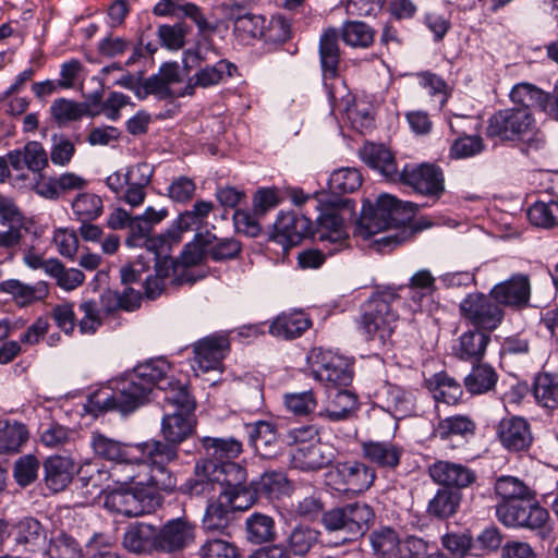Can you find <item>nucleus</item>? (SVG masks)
Returning a JSON list of instances; mask_svg holds the SVG:
<instances>
[{
    "instance_id": "obj_1",
    "label": "nucleus",
    "mask_w": 558,
    "mask_h": 558,
    "mask_svg": "<svg viewBox=\"0 0 558 558\" xmlns=\"http://www.w3.org/2000/svg\"><path fill=\"white\" fill-rule=\"evenodd\" d=\"M315 207L319 211L315 226L305 215L281 213L274 223L269 240L288 250L304 238L313 236L336 244L337 247L330 254L339 251L349 238L344 221L354 215V202L350 198L324 196L317 199Z\"/></svg>"
},
{
    "instance_id": "obj_2",
    "label": "nucleus",
    "mask_w": 558,
    "mask_h": 558,
    "mask_svg": "<svg viewBox=\"0 0 558 558\" xmlns=\"http://www.w3.org/2000/svg\"><path fill=\"white\" fill-rule=\"evenodd\" d=\"M169 364L165 360L150 361L134 367L110 381V387L102 388L88 397L87 410L95 415L108 411L122 414L134 412L149 401L157 380Z\"/></svg>"
},
{
    "instance_id": "obj_3",
    "label": "nucleus",
    "mask_w": 558,
    "mask_h": 558,
    "mask_svg": "<svg viewBox=\"0 0 558 558\" xmlns=\"http://www.w3.org/2000/svg\"><path fill=\"white\" fill-rule=\"evenodd\" d=\"M417 204L400 202L389 194L379 195L376 203L364 201L359 220L360 234L369 238L385 230L395 232L378 240L385 245L400 244L414 234L412 227L408 226L414 217Z\"/></svg>"
},
{
    "instance_id": "obj_4",
    "label": "nucleus",
    "mask_w": 558,
    "mask_h": 558,
    "mask_svg": "<svg viewBox=\"0 0 558 558\" xmlns=\"http://www.w3.org/2000/svg\"><path fill=\"white\" fill-rule=\"evenodd\" d=\"M485 134L499 142H521L525 151H537L546 146V136L537 126L532 111L524 108H505L487 120Z\"/></svg>"
},
{
    "instance_id": "obj_5",
    "label": "nucleus",
    "mask_w": 558,
    "mask_h": 558,
    "mask_svg": "<svg viewBox=\"0 0 558 558\" xmlns=\"http://www.w3.org/2000/svg\"><path fill=\"white\" fill-rule=\"evenodd\" d=\"M399 296L392 291H383L372 295L362 306L359 329L367 340L386 344L396 327L399 315L396 304Z\"/></svg>"
},
{
    "instance_id": "obj_6",
    "label": "nucleus",
    "mask_w": 558,
    "mask_h": 558,
    "mask_svg": "<svg viewBox=\"0 0 558 558\" xmlns=\"http://www.w3.org/2000/svg\"><path fill=\"white\" fill-rule=\"evenodd\" d=\"M214 481L219 482V494L234 509L245 511L257 500L258 487L255 481L247 482L246 470L236 462L214 461Z\"/></svg>"
},
{
    "instance_id": "obj_7",
    "label": "nucleus",
    "mask_w": 558,
    "mask_h": 558,
    "mask_svg": "<svg viewBox=\"0 0 558 558\" xmlns=\"http://www.w3.org/2000/svg\"><path fill=\"white\" fill-rule=\"evenodd\" d=\"M241 252V244L232 238H217L206 231L196 233L194 240L182 252V263L186 266L201 264L206 258L222 262L235 258Z\"/></svg>"
},
{
    "instance_id": "obj_8",
    "label": "nucleus",
    "mask_w": 558,
    "mask_h": 558,
    "mask_svg": "<svg viewBox=\"0 0 558 558\" xmlns=\"http://www.w3.org/2000/svg\"><path fill=\"white\" fill-rule=\"evenodd\" d=\"M374 519L372 507L364 502H354L331 509L323 514V524L328 531H342L344 541H352L363 535Z\"/></svg>"
},
{
    "instance_id": "obj_9",
    "label": "nucleus",
    "mask_w": 558,
    "mask_h": 558,
    "mask_svg": "<svg viewBox=\"0 0 558 558\" xmlns=\"http://www.w3.org/2000/svg\"><path fill=\"white\" fill-rule=\"evenodd\" d=\"M461 316L476 329L495 330L504 318V310L492 298L483 293L468 294L460 303Z\"/></svg>"
},
{
    "instance_id": "obj_10",
    "label": "nucleus",
    "mask_w": 558,
    "mask_h": 558,
    "mask_svg": "<svg viewBox=\"0 0 558 558\" xmlns=\"http://www.w3.org/2000/svg\"><path fill=\"white\" fill-rule=\"evenodd\" d=\"M161 502L157 494L143 495L137 488H116L105 497V508L124 517H141L155 510Z\"/></svg>"
},
{
    "instance_id": "obj_11",
    "label": "nucleus",
    "mask_w": 558,
    "mask_h": 558,
    "mask_svg": "<svg viewBox=\"0 0 558 558\" xmlns=\"http://www.w3.org/2000/svg\"><path fill=\"white\" fill-rule=\"evenodd\" d=\"M496 515L506 526L530 530L542 529L548 519V512L534 500L497 502Z\"/></svg>"
},
{
    "instance_id": "obj_12",
    "label": "nucleus",
    "mask_w": 558,
    "mask_h": 558,
    "mask_svg": "<svg viewBox=\"0 0 558 558\" xmlns=\"http://www.w3.org/2000/svg\"><path fill=\"white\" fill-rule=\"evenodd\" d=\"M398 179L417 194L438 199L445 192V179L439 167L429 163L405 165Z\"/></svg>"
},
{
    "instance_id": "obj_13",
    "label": "nucleus",
    "mask_w": 558,
    "mask_h": 558,
    "mask_svg": "<svg viewBox=\"0 0 558 558\" xmlns=\"http://www.w3.org/2000/svg\"><path fill=\"white\" fill-rule=\"evenodd\" d=\"M313 373L327 387H347L353 378V371L348 359L331 351L318 350L313 355Z\"/></svg>"
},
{
    "instance_id": "obj_14",
    "label": "nucleus",
    "mask_w": 558,
    "mask_h": 558,
    "mask_svg": "<svg viewBox=\"0 0 558 558\" xmlns=\"http://www.w3.org/2000/svg\"><path fill=\"white\" fill-rule=\"evenodd\" d=\"M195 524L186 518L168 520L157 527V553L174 555L187 548L195 541Z\"/></svg>"
},
{
    "instance_id": "obj_15",
    "label": "nucleus",
    "mask_w": 558,
    "mask_h": 558,
    "mask_svg": "<svg viewBox=\"0 0 558 558\" xmlns=\"http://www.w3.org/2000/svg\"><path fill=\"white\" fill-rule=\"evenodd\" d=\"M496 433L501 446L509 452L526 451L533 442L531 425L521 416L502 418Z\"/></svg>"
},
{
    "instance_id": "obj_16",
    "label": "nucleus",
    "mask_w": 558,
    "mask_h": 558,
    "mask_svg": "<svg viewBox=\"0 0 558 558\" xmlns=\"http://www.w3.org/2000/svg\"><path fill=\"white\" fill-rule=\"evenodd\" d=\"M13 549L43 551L47 544V530L35 518L26 517L11 525Z\"/></svg>"
},
{
    "instance_id": "obj_17",
    "label": "nucleus",
    "mask_w": 558,
    "mask_h": 558,
    "mask_svg": "<svg viewBox=\"0 0 558 558\" xmlns=\"http://www.w3.org/2000/svg\"><path fill=\"white\" fill-rule=\"evenodd\" d=\"M228 350L229 342L226 337L211 336L199 340L194 345L193 369L203 373L219 369Z\"/></svg>"
},
{
    "instance_id": "obj_18",
    "label": "nucleus",
    "mask_w": 558,
    "mask_h": 558,
    "mask_svg": "<svg viewBox=\"0 0 558 558\" xmlns=\"http://www.w3.org/2000/svg\"><path fill=\"white\" fill-rule=\"evenodd\" d=\"M291 458L295 469L307 472L318 471L332 463L336 459V450L332 445L319 439L305 448H294Z\"/></svg>"
},
{
    "instance_id": "obj_19",
    "label": "nucleus",
    "mask_w": 558,
    "mask_h": 558,
    "mask_svg": "<svg viewBox=\"0 0 558 558\" xmlns=\"http://www.w3.org/2000/svg\"><path fill=\"white\" fill-rule=\"evenodd\" d=\"M362 457L378 469L395 471L403 456V448L388 440H367L361 444Z\"/></svg>"
},
{
    "instance_id": "obj_20",
    "label": "nucleus",
    "mask_w": 558,
    "mask_h": 558,
    "mask_svg": "<svg viewBox=\"0 0 558 558\" xmlns=\"http://www.w3.org/2000/svg\"><path fill=\"white\" fill-rule=\"evenodd\" d=\"M430 478L445 487L465 488L473 484L476 474L470 468L449 461H436L428 466Z\"/></svg>"
},
{
    "instance_id": "obj_21",
    "label": "nucleus",
    "mask_w": 558,
    "mask_h": 558,
    "mask_svg": "<svg viewBox=\"0 0 558 558\" xmlns=\"http://www.w3.org/2000/svg\"><path fill=\"white\" fill-rule=\"evenodd\" d=\"M340 477L342 489L351 493L367 490L376 480V471L373 466L361 461H348L339 463L336 468Z\"/></svg>"
},
{
    "instance_id": "obj_22",
    "label": "nucleus",
    "mask_w": 558,
    "mask_h": 558,
    "mask_svg": "<svg viewBox=\"0 0 558 558\" xmlns=\"http://www.w3.org/2000/svg\"><path fill=\"white\" fill-rule=\"evenodd\" d=\"M123 547L137 555H150L157 553V526L145 523H131L123 534Z\"/></svg>"
},
{
    "instance_id": "obj_23",
    "label": "nucleus",
    "mask_w": 558,
    "mask_h": 558,
    "mask_svg": "<svg viewBox=\"0 0 558 558\" xmlns=\"http://www.w3.org/2000/svg\"><path fill=\"white\" fill-rule=\"evenodd\" d=\"M490 296L500 305L519 307L530 300V280L527 276L518 274L510 279L496 284Z\"/></svg>"
},
{
    "instance_id": "obj_24",
    "label": "nucleus",
    "mask_w": 558,
    "mask_h": 558,
    "mask_svg": "<svg viewBox=\"0 0 558 558\" xmlns=\"http://www.w3.org/2000/svg\"><path fill=\"white\" fill-rule=\"evenodd\" d=\"M168 371L160 375L156 388L165 392V402L175 408L174 412L193 413L195 400L190 395L186 384L170 376Z\"/></svg>"
},
{
    "instance_id": "obj_25",
    "label": "nucleus",
    "mask_w": 558,
    "mask_h": 558,
    "mask_svg": "<svg viewBox=\"0 0 558 558\" xmlns=\"http://www.w3.org/2000/svg\"><path fill=\"white\" fill-rule=\"evenodd\" d=\"M510 99L517 108L539 110L550 117L553 112L550 94L544 92L534 84L521 82L515 84L510 92Z\"/></svg>"
},
{
    "instance_id": "obj_26",
    "label": "nucleus",
    "mask_w": 558,
    "mask_h": 558,
    "mask_svg": "<svg viewBox=\"0 0 558 558\" xmlns=\"http://www.w3.org/2000/svg\"><path fill=\"white\" fill-rule=\"evenodd\" d=\"M226 17L233 24V34L239 41L247 44L252 39L264 38L265 19L255 14L251 9L225 12Z\"/></svg>"
},
{
    "instance_id": "obj_27",
    "label": "nucleus",
    "mask_w": 558,
    "mask_h": 558,
    "mask_svg": "<svg viewBox=\"0 0 558 558\" xmlns=\"http://www.w3.org/2000/svg\"><path fill=\"white\" fill-rule=\"evenodd\" d=\"M0 293L10 295L16 305L24 307L46 299L49 286L46 281L27 284L19 279H8L0 282Z\"/></svg>"
},
{
    "instance_id": "obj_28",
    "label": "nucleus",
    "mask_w": 558,
    "mask_h": 558,
    "mask_svg": "<svg viewBox=\"0 0 558 558\" xmlns=\"http://www.w3.org/2000/svg\"><path fill=\"white\" fill-rule=\"evenodd\" d=\"M357 408L354 393L347 389L333 388L328 391L327 401L317 416L330 422L347 420Z\"/></svg>"
},
{
    "instance_id": "obj_29",
    "label": "nucleus",
    "mask_w": 558,
    "mask_h": 558,
    "mask_svg": "<svg viewBox=\"0 0 558 558\" xmlns=\"http://www.w3.org/2000/svg\"><path fill=\"white\" fill-rule=\"evenodd\" d=\"M490 341V335L481 329L463 332L452 347L456 357L468 362H478L483 359Z\"/></svg>"
},
{
    "instance_id": "obj_30",
    "label": "nucleus",
    "mask_w": 558,
    "mask_h": 558,
    "mask_svg": "<svg viewBox=\"0 0 558 558\" xmlns=\"http://www.w3.org/2000/svg\"><path fill=\"white\" fill-rule=\"evenodd\" d=\"M134 454V459L121 458L111 466L112 483L120 486L132 484L134 488L144 486L148 463L143 460L138 452Z\"/></svg>"
},
{
    "instance_id": "obj_31",
    "label": "nucleus",
    "mask_w": 558,
    "mask_h": 558,
    "mask_svg": "<svg viewBox=\"0 0 558 558\" xmlns=\"http://www.w3.org/2000/svg\"><path fill=\"white\" fill-rule=\"evenodd\" d=\"M10 166L14 170H22L25 167L40 173L48 166V155L41 143L28 142L22 149H14L8 153Z\"/></svg>"
},
{
    "instance_id": "obj_32",
    "label": "nucleus",
    "mask_w": 558,
    "mask_h": 558,
    "mask_svg": "<svg viewBox=\"0 0 558 558\" xmlns=\"http://www.w3.org/2000/svg\"><path fill=\"white\" fill-rule=\"evenodd\" d=\"M74 468V461L69 457H49L44 463L47 487L53 493L63 490L73 478Z\"/></svg>"
},
{
    "instance_id": "obj_33",
    "label": "nucleus",
    "mask_w": 558,
    "mask_h": 558,
    "mask_svg": "<svg viewBox=\"0 0 558 558\" xmlns=\"http://www.w3.org/2000/svg\"><path fill=\"white\" fill-rule=\"evenodd\" d=\"M312 326V320L302 311L281 313L269 327V332L281 339H294L302 336Z\"/></svg>"
},
{
    "instance_id": "obj_34",
    "label": "nucleus",
    "mask_w": 558,
    "mask_h": 558,
    "mask_svg": "<svg viewBox=\"0 0 558 558\" xmlns=\"http://www.w3.org/2000/svg\"><path fill=\"white\" fill-rule=\"evenodd\" d=\"M248 441L258 454L269 458L276 454L274 448L277 444L278 433L274 423L268 421H256L245 424Z\"/></svg>"
},
{
    "instance_id": "obj_35",
    "label": "nucleus",
    "mask_w": 558,
    "mask_h": 558,
    "mask_svg": "<svg viewBox=\"0 0 558 558\" xmlns=\"http://www.w3.org/2000/svg\"><path fill=\"white\" fill-rule=\"evenodd\" d=\"M178 444L151 439L134 444L135 452H138L144 461L150 465H167L178 459Z\"/></svg>"
},
{
    "instance_id": "obj_36",
    "label": "nucleus",
    "mask_w": 558,
    "mask_h": 558,
    "mask_svg": "<svg viewBox=\"0 0 558 558\" xmlns=\"http://www.w3.org/2000/svg\"><path fill=\"white\" fill-rule=\"evenodd\" d=\"M193 413L172 412L165 414L161 421V433L167 441L180 445L194 430Z\"/></svg>"
},
{
    "instance_id": "obj_37",
    "label": "nucleus",
    "mask_w": 558,
    "mask_h": 558,
    "mask_svg": "<svg viewBox=\"0 0 558 558\" xmlns=\"http://www.w3.org/2000/svg\"><path fill=\"white\" fill-rule=\"evenodd\" d=\"M360 156L368 167L378 170L383 175L392 180L398 178L395 158L384 145L366 144L360 150Z\"/></svg>"
},
{
    "instance_id": "obj_38",
    "label": "nucleus",
    "mask_w": 558,
    "mask_h": 558,
    "mask_svg": "<svg viewBox=\"0 0 558 558\" xmlns=\"http://www.w3.org/2000/svg\"><path fill=\"white\" fill-rule=\"evenodd\" d=\"M338 37L335 28L326 29L320 36L319 59L324 78H333L338 75L340 62Z\"/></svg>"
},
{
    "instance_id": "obj_39",
    "label": "nucleus",
    "mask_w": 558,
    "mask_h": 558,
    "mask_svg": "<svg viewBox=\"0 0 558 558\" xmlns=\"http://www.w3.org/2000/svg\"><path fill=\"white\" fill-rule=\"evenodd\" d=\"M90 446L96 456L114 463L121 458L134 459L135 457L134 444H122L97 432L92 434Z\"/></svg>"
},
{
    "instance_id": "obj_40",
    "label": "nucleus",
    "mask_w": 558,
    "mask_h": 558,
    "mask_svg": "<svg viewBox=\"0 0 558 558\" xmlns=\"http://www.w3.org/2000/svg\"><path fill=\"white\" fill-rule=\"evenodd\" d=\"M77 482L82 488H87V494L102 493L111 486V468L87 462L77 470Z\"/></svg>"
},
{
    "instance_id": "obj_41",
    "label": "nucleus",
    "mask_w": 558,
    "mask_h": 558,
    "mask_svg": "<svg viewBox=\"0 0 558 558\" xmlns=\"http://www.w3.org/2000/svg\"><path fill=\"white\" fill-rule=\"evenodd\" d=\"M196 73L191 77V82L201 88H208L225 82L236 71L235 64L227 59L216 61L210 64H204L197 68Z\"/></svg>"
},
{
    "instance_id": "obj_42",
    "label": "nucleus",
    "mask_w": 558,
    "mask_h": 558,
    "mask_svg": "<svg viewBox=\"0 0 558 558\" xmlns=\"http://www.w3.org/2000/svg\"><path fill=\"white\" fill-rule=\"evenodd\" d=\"M222 59L213 40L203 36L193 47L184 50L182 61L186 70H193Z\"/></svg>"
},
{
    "instance_id": "obj_43",
    "label": "nucleus",
    "mask_w": 558,
    "mask_h": 558,
    "mask_svg": "<svg viewBox=\"0 0 558 558\" xmlns=\"http://www.w3.org/2000/svg\"><path fill=\"white\" fill-rule=\"evenodd\" d=\"M498 381V374L488 364H476L464 377L463 384L471 395H484L492 391Z\"/></svg>"
},
{
    "instance_id": "obj_44",
    "label": "nucleus",
    "mask_w": 558,
    "mask_h": 558,
    "mask_svg": "<svg viewBox=\"0 0 558 558\" xmlns=\"http://www.w3.org/2000/svg\"><path fill=\"white\" fill-rule=\"evenodd\" d=\"M495 494L498 502H514L515 500H534L533 490L520 478L514 476H500L495 482Z\"/></svg>"
},
{
    "instance_id": "obj_45",
    "label": "nucleus",
    "mask_w": 558,
    "mask_h": 558,
    "mask_svg": "<svg viewBox=\"0 0 558 558\" xmlns=\"http://www.w3.org/2000/svg\"><path fill=\"white\" fill-rule=\"evenodd\" d=\"M427 386L436 401L448 404H456L463 395L461 385L445 372L434 374L427 380Z\"/></svg>"
},
{
    "instance_id": "obj_46",
    "label": "nucleus",
    "mask_w": 558,
    "mask_h": 558,
    "mask_svg": "<svg viewBox=\"0 0 558 558\" xmlns=\"http://www.w3.org/2000/svg\"><path fill=\"white\" fill-rule=\"evenodd\" d=\"M232 511H239L234 509L225 498L219 497L217 500L211 501L207 505L205 514L203 517V527L207 532H222L228 527L230 522V515Z\"/></svg>"
},
{
    "instance_id": "obj_47",
    "label": "nucleus",
    "mask_w": 558,
    "mask_h": 558,
    "mask_svg": "<svg viewBox=\"0 0 558 558\" xmlns=\"http://www.w3.org/2000/svg\"><path fill=\"white\" fill-rule=\"evenodd\" d=\"M476 429L475 422L468 415H452L439 420L435 435L442 440L450 439L453 436L469 438L474 436Z\"/></svg>"
},
{
    "instance_id": "obj_48",
    "label": "nucleus",
    "mask_w": 558,
    "mask_h": 558,
    "mask_svg": "<svg viewBox=\"0 0 558 558\" xmlns=\"http://www.w3.org/2000/svg\"><path fill=\"white\" fill-rule=\"evenodd\" d=\"M383 408L396 418L407 416L412 411V395L396 385H386L381 391Z\"/></svg>"
},
{
    "instance_id": "obj_49",
    "label": "nucleus",
    "mask_w": 558,
    "mask_h": 558,
    "mask_svg": "<svg viewBox=\"0 0 558 558\" xmlns=\"http://www.w3.org/2000/svg\"><path fill=\"white\" fill-rule=\"evenodd\" d=\"M150 263L155 265V276L162 280H166L170 276H173L172 283L175 286H182L184 283L193 284L194 278L185 269L187 267L182 262L181 264L169 255L163 257L150 259Z\"/></svg>"
},
{
    "instance_id": "obj_50",
    "label": "nucleus",
    "mask_w": 558,
    "mask_h": 558,
    "mask_svg": "<svg viewBox=\"0 0 558 558\" xmlns=\"http://www.w3.org/2000/svg\"><path fill=\"white\" fill-rule=\"evenodd\" d=\"M28 432L19 422H0V453H16L27 440Z\"/></svg>"
},
{
    "instance_id": "obj_51",
    "label": "nucleus",
    "mask_w": 558,
    "mask_h": 558,
    "mask_svg": "<svg viewBox=\"0 0 558 558\" xmlns=\"http://www.w3.org/2000/svg\"><path fill=\"white\" fill-rule=\"evenodd\" d=\"M461 494L447 488L438 489L429 500L427 511L438 519H446L453 515L460 506Z\"/></svg>"
},
{
    "instance_id": "obj_52",
    "label": "nucleus",
    "mask_w": 558,
    "mask_h": 558,
    "mask_svg": "<svg viewBox=\"0 0 558 558\" xmlns=\"http://www.w3.org/2000/svg\"><path fill=\"white\" fill-rule=\"evenodd\" d=\"M533 392L536 401L544 408H558V374H539L535 378Z\"/></svg>"
},
{
    "instance_id": "obj_53",
    "label": "nucleus",
    "mask_w": 558,
    "mask_h": 558,
    "mask_svg": "<svg viewBox=\"0 0 558 558\" xmlns=\"http://www.w3.org/2000/svg\"><path fill=\"white\" fill-rule=\"evenodd\" d=\"M362 174L356 168L335 170L328 181V189L333 195L353 193L362 185Z\"/></svg>"
},
{
    "instance_id": "obj_54",
    "label": "nucleus",
    "mask_w": 558,
    "mask_h": 558,
    "mask_svg": "<svg viewBox=\"0 0 558 558\" xmlns=\"http://www.w3.org/2000/svg\"><path fill=\"white\" fill-rule=\"evenodd\" d=\"M201 444L205 453L215 459H232L242 452V442L233 437H203Z\"/></svg>"
},
{
    "instance_id": "obj_55",
    "label": "nucleus",
    "mask_w": 558,
    "mask_h": 558,
    "mask_svg": "<svg viewBox=\"0 0 558 558\" xmlns=\"http://www.w3.org/2000/svg\"><path fill=\"white\" fill-rule=\"evenodd\" d=\"M246 537L251 543L262 544L275 538V522L271 517L253 513L246 519Z\"/></svg>"
},
{
    "instance_id": "obj_56",
    "label": "nucleus",
    "mask_w": 558,
    "mask_h": 558,
    "mask_svg": "<svg viewBox=\"0 0 558 558\" xmlns=\"http://www.w3.org/2000/svg\"><path fill=\"white\" fill-rule=\"evenodd\" d=\"M72 210L81 222H90L98 218L104 210L101 198L88 192L78 193L72 201Z\"/></svg>"
},
{
    "instance_id": "obj_57",
    "label": "nucleus",
    "mask_w": 558,
    "mask_h": 558,
    "mask_svg": "<svg viewBox=\"0 0 558 558\" xmlns=\"http://www.w3.org/2000/svg\"><path fill=\"white\" fill-rule=\"evenodd\" d=\"M214 209L213 202L209 201H197L193 205L192 209L181 213L175 220L177 231L180 234L184 231L201 228Z\"/></svg>"
},
{
    "instance_id": "obj_58",
    "label": "nucleus",
    "mask_w": 558,
    "mask_h": 558,
    "mask_svg": "<svg viewBox=\"0 0 558 558\" xmlns=\"http://www.w3.org/2000/svg\"><path fill=\"white\" fill-rule=\"evenodd\" d=\"M214 461L209 460L203 463L202 469L196 466L195 476L187 483V490L192 496H210L219 492V482L214 481Z\"/></svg>"
},
{
    "instance_id": "obj_59",
    "label": "nucleus",
    "mask_w": 558,
    "mask_h": 558,
    "mask_svg": "<svg viewBox=\"0 0 558 558\" xmlns=\"http://www.w3.org/2000/svg\"><path fill=\"white\" fill-rule=\"evenodd\" d=\"M47 276L54 280L56 284L64 291H73L82 286L85 275L77 268H66L58 258L47 269Z\"/></svg>"
},
{
    "instance_id": "obj_60",
    "label": "nucleus",
    "mask_w": 558,
    "mask_h": 558,
    "mask_svg": "<svg viewBox=\"0 0 558 558\" xmlns=\"http://www.w3.org/2000/svg\"><path fill=\"white\" fill-rule=\"evenodd\" d=\"M43 554L47 558H82L78 543L64 533L51 537L43 549Z\"/></svg>"
},
{
    "instance_id": "obj_61",
    "label": "nucleus",
    "mask_w": 558,
    "mask_h": 558,
    "mask_svg": "<svg viewBox=\"0 0 558 558\" xmlns=\"http://www.w3.org/2000/svg\"><path fill=\"white\" fill-rule=\"evenodd\" d=\"M400 541L397 532L390 527L373 531L369 535L375 555L381 558H395Z\"/></svg>"
},
{
    "instance_id": "obj_62",
    "label": "nucleus",
    "mask_w": 558,
    "mask_h": 558,
    "mask_svg": "<svg viewBox=\"0 0 558 558\" xmlns=\"http://www.w3.org/2000/svg\"><path fill=\"white\" fill-rule=\"evenodd\" d=\"M180 241V232L175 229H169L167 232L155 236L148 235V238L142 243V246H144L147 252L146 260L168 255L171 245L178 244Z\"/></svg>"
},
{
    "instance_id": "obj_63",
    "label": "nucleus",
    "mask_w": 558,
    "mask_h": 558,
    "mask_svg": "<svg viewBox=\"0 0 558 558\" xmlns=\"http://www.w3.org/2000/svg\"><path fill=\"white\" fill-rule=\"evenodd\" d=\"M177 485V478L167 465H150L145 473L144 486L155 494L156 490L171 492Z\"/></svg>"
},
{
    "instance_id": "obj_64",
    "label": "nucleus",
    "mask_w": 558,
    "mask_h": 558,
    "mask_svg": "<svg viewBox=\"0 0 558 558\" xmlns=\"http://www.w3.org/2000/svg\"><path fill=\"white\" fill-rule=\"evenodd\" d=\"M527 218L536 227H558V202L534 203L527 210Z\"/></svg>"
}]
</instances>
